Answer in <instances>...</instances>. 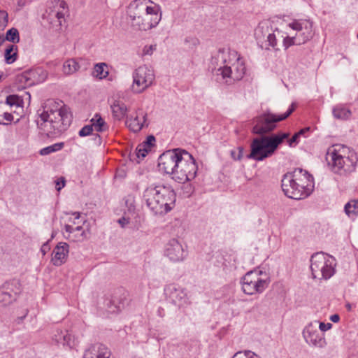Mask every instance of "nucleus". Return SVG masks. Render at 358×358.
<instances>
[{
	"label": "nucleus",
	"instance_id": "nucleus-8",
	"mask_svg": "<svg viewBox=\"0 0 358 358\" xmlns=\"http://www.w3.org/2000/svg\"><path fill=\"white\" fill-rule=\"evenodd\" d=\"M288 26L296 33L294 35L285 33L283 48L285 49L292 45L304 44L313 36V23L308 20H294Z\"/></svg>",
	"mask_w": 358,
	"mask_h": 358
},
{
	"label": "nucleus",
	"instance_id": "nucleus-25",
	"mask_svg": "<svg viewBox=\"0 0 358 358\" xmlns=\"http://www.w3.org/2000/svg\"><path fill=\"white\" fill-rule=\"evenodd\" d=\"M80 66L75 59H69L64 62L62 71L65 75H71L79 71Z\"/></svg>",
	"mask_w": 358,
	"mask_h": 358
},
{
	"label": "nucleus",
	"instance_id": "nucleus-39",
	"mask_svg": "<svg viewBox=\"0 0 358 358\" xmlns=\"http://www.w3.org/2000/svg\"><path fill=\"white\" fill-rule=\"evenodd\" d=\"M150 151L146 147H144L142 144H140L136 148V155L138 158H144L148 152Z\"/></svg>",
	"mask_w": 358,
	"mask_h": 358
},
{
	"label": "nucleus",
	"instance_id": "nucleus-32",
	"mask_svg": "<svg viewBox=\"0 0 358 358\" xmlns=\"http://www.w3.org/2000/svg\"><path fill=\"white\" fill-rule=\"evenodd\" d=\"M17 52L16 48H15L14 45H10L6 49L5 52V59L6 63L12 64L16 59Z\"/></svg>",
	"mask_w": 358,
	"mask_h": 358
},
{
	"label": "nucleus",
	"instance_id": "nucleus-48",
	"mask_svg": "<svg viewBox=\"0 0 358 358\" xmlns=\"http://www.w3.org/2000/svg\"><path fill=\"white\" fill-rule=\"evenodd\" d=\"M299 136L297 133H296L290 139L288 140V144L289 146H292L294 143L298 142V138Z\"/></svg>",
	"mask_w": 358,
	"mask_h": 358
},
{
	"label": "nucleus",
	"instance_id": "nucleus-45",
	"mask_svg": "<svg viewBox=\"0 0 358 358\" xmlns=\"http://www.w3.org/2000/svg\"><path fill=\"white\" fill-rule=\"evenodd\" d=\"M242 358H260L257 355L251 351L241 352Z\"/></svg>",
	"mask_w": 358,
	"mask_h": 358
},
{
	"label": "nucleus",
	"instance_id": "nucleus-9",
	"mask_svg": "<svg viewBox=\"0 0 358 358\" xmlns=\"http://www.w3.org/2000/svg\"><path fill=\"white\" fill-rule=\"evenodd\" d=\"M255 37L259 43L266 42L276 50L283 48L285 33L278 29H273V22L268 20L259 23L255 29Z\"/></svg>",
	"mask_w": 358,
	"mask_h": 358
},
{
	"label": "nucleus",
	"instance_id": "nucleus-41",
	"mask_svg": "<svg viewBox=\"0 0 358 358\" xmlns=\"http://www.w3.org/2000/svg\"><path fill=\"white\" fill-rule=\"evenodd\" d=\"M8 23V14L2 10H0V29H3Z\"/></svg>",
	"mask_w": 358,
	"mask_h": 358
},
{
	"label": "nucleus",
	"instance_id": "nucleus-40",
	"mask_svg": "<svg viewBox=\"0 0 358 358\" xmlns=\"http://www.w3.org/2000/svg\"><path fill=\"white\" fill-rule=\"evenodd\" d=\"M243 147H238L236 150H231V157L235 160H240L243 157Z\"/></svg>",
	"mask_w": 358,
	"mask_h": 358
},
{
	"label": "nucleus",
	"instance_id": "nucleus-14",
	"mask_svg": "<svg viewBox=\"0 0 358 358\" xmlns=\"http://www.w3.org/2000/svg\"><path fill=\"white\" fill-rule=\"evenodd\" d=\"M182 150L180 149L168 150L161 155L158 163L159 169L165 173L171 174L173 176Z\"/></svg>",
	"mask_w": 358,
	"mask_h": 358
},
{
	"label": "nucleus",
	"instance_id": "nucleus-24",
	"mask_svg": "<svg viewBox=\"0 0 358 358\" xmlns=\"http://www.w3.org/2000/svg\"><path fill=\"white\" fill-rule=\"evenodd\" d=\"M113 117L116 120H122L126 116L127 108L120 101L115 100L110 106Z\"/></svg>",
	"mask_w": 358,
	"mask_h": 358
},
{
	"label": "nucleus",
	"instance_id": "nucleus-54",
	"mask_svg": "<svg viewBox=\"0 0 358 358\" xmlns=\"http://www.w3.org/2000/svg\"><path fill=\"white\" fill-rule=\"evenodd\" d=\"M17 4L19 6H24L25 5V0H17Z\"/></svg>",
	"mask_w": 358,
	"mask_h": 358
},
{
	"label": "nucleus",
	"instance_id": "nucleus-7",
	"mask_svg": "<svg viewBox=\"0 0 358 358\" xmlns=\"http://www.w3.org/2000/svg\"><path fill=\"white\" fill-rule=\"evenodd\" d=\"M325 159L331 171L338 174L353 171L358 161L356 152L342 144L329 147L327 150Z\"/></svg>",
	"mask_w": 358,
	"mask_h": 358
},
{
	"label": "nucleus",
	"instance_id": "nucleus-59",
	"mask_svg": "<svg viewBox=\"0 0 358 358\" xmlns=\"http://www.w3.org/2000/svg\"><path fill=\"white\" fill-rule=\"evenodd\" d=\"M357 38H358V34H357Z\"/></svg>",
	"mask_w": 358,
	"mask_h": 358
},
{
	"label": "nucleus",
	"instance_id": "nucleus-28",
	"mask_svg": "<svg viewBox=\"0 0 358 358\" xmlns=\"http://www.w3.org/2000/svg\"><path fill=\"white\" fill-rule=\"evenodd\" d=\"M49 8L54 12L59 11L65 15L69 14V7L64 0H53L50 1Z\"/></svg>",
	"mask_w": 358,
	"mask_h": 358
},
{
	"label": "nucleus",
	"instance_id": "nucleus-31",
	"mask_svg": "<svg viewBox=\"0 0 358 358\" xmlns=\"http://www.w3.org/2000/svg\"><path fill=\"white\" fill-rule=\"evenodd\" d=\"M351 111L349 109L341 108V107H336L333 109V115L334 117L337 119L341 120H347L349 119L351 116Z\"/></svg>",
	"mask_w": 358,
	"mask_h": 358
},
{
	"label": "nucleus",
	"instance_id": "nucleus-17",
	"mask_svg": "<svg viewBox=\"0 0 358 358\" xmlns=\"http://www.w3.org/2000/svg\"><path fill=\"white\" fill-rule=\"evenodd\" d=\"M303 334L306 341L315 347L323 348L326 344L324 334L317 329L316 322L307 325Z\"/></svg>",
	"mask_w": 358,
	"mask_h": 358
},
{
	"label": "nucleus",
	"instance_id": "nucleus-15",
	"mask_svg": "<svg viewBox=\"0 0 358 358\" xmlns=\"http://www.w3.org/2000/svg\"><path fill=\"white\" fill-rule=\"evenodd\" d=\"M164 292L166 297L178 308H184L190 303L187 293L184 289L175 284L168 285Z\"/></svg>",
	"mask_w": 358,
	"mask_h": 358
},
{
	"label": "nucleus",
	"instance_id": "nucleus-18",
	"mask_svg": "<svg viewBox=\"0 0 358 358\" xmlns=\"http://www.w3.org/2000/svg\"><path fill=\"white\" fill-rule=\"evenodd\" d=\"M69 245L66 243H59L52 252L51 262L54 266H59L66 261Z\"/></svg>",
	"mask_w": 358,
	"mask_h": 358
},
{
	"label": "nucleus",
	"instance_id": "nucleus-57",
	"mask_svg": "<svg viewBox=\"0 0 358 358\" xmlns=\"http://www.w3.org/2000/svg\"><path fill=\"white\" fill-rule=\"evenodd\" d=\"M5 38L3 36H0V45H2V43L4 42Z\"/></svg>",
	"mask_w": 358,
	"mask_h": 358
},
{
	"label": "nucleus",
	"instance_id": "nucleus-49",
	"mask_svg": "<svg viewBox=\"0 0 358 358\" xmlns=\"http://www.w3.org/2000/svg\"><path fill=\"white\" fill-rule=\"evenodd\" d=\"M50 248L49 244L48 243H45L42 245V247L41 248V252L42 255L44 256L50 250Z\"/></svg>",
	"mask_w": 358,
	"mask_h": 358
},
{
	"label": "nucleus",
	"instance_id": "nucleus-51",
	"mask_svg": "<svg viewBox=\"0 0 358 358\" xmlns=\"http://www.w3.org/2000/svg\"><path fill=\"white\" fill-rule=\"evenodd\" d=\"M3 119L8 122H11L12 120H13V115L9 113H7V112H4L3 113Z\"/></svg>",
	"mask_w": 358,
	"mask_h": 358
},
{
	"label": "nucleus",
	"instance_id": "nucleus-1",
	"mask_svg": "<svg viewBox=\"0 0 358 358\" xmlns=\"http://www.w3.org/2000/svg\"><path fill=\"white\" fill-rule=\"evenodd\" d=\"M294 110V108L292 106V108L282 115H276L266 113L253 120L252 132L261 135V136L252 140L250 144V153L247 155L248 159L263 161L275 152L278 146L289 137V133L280 132L272 135L265 134L273 131L276 127V122L286 119Z\"/></svg>",
	"mask_w": 358,
	"mask_h": 358
},
{
	"label": "nucleus",
	"instance_id": "nucleus-26",
	"mask_svg": "<svg viewBox=\"0 0 358 358\" xmlns=\"http://www.w3.org/2000/svg\"><path fill=\"white\" fill-rule=\"evenodd\" d=\"M66 15L59 11L54 12L50 10L49 13V16L52 20L51 23L53 24V26L57 27V30H60L64 24L66 22Z\"/></svg>",
	"mask_w": 358,
	"mask_h": 358
},
{
	"label": "nucleus",
	"instance_id": "nucleus-58",
	"mask_svg": "<svg viewBox=\"0 0 358 358\" xmlns=\"http://www.w3.org/2000/svg\"><path fill=\"white\" fill-rule=\"evenodd\" d=\"M0 124H4L1 120H0Z\"/></svg>",
	"mask_w": 358,
	"mask_h": 358
},
{
	"label": "nucleus",
	"instance_id": "nucleus-37",
	"mask_svg": "<svg viewBox=\"0 0 358 358\" xmlns=\"http://www.w3.org/2000/svg\"><path fill=\"white\" fill-rule=\"evenodd\" d=\"M20 99L18 96L17 95H10L7 96L6 103L10 106H18L20 105Z\"/></svg>",
	"mask_w": 358,
	"mask_h": 358
},
{
	"label": "nucleus",
	"instance_id": "nucleus-33",
	"mask_svg": "<svg viewBox=\"0 0 358 358\" xmlns=\"http://www.w3.org/2000/svg\"><path fill=\"white\" fill-rule=\"evenodd\" d=\"M345 211L346 214L348 215L349 216L352 214H358V200H353L349 201L345 206Z\"/></svg>",
	"mask_w": 358,
	"mask_h": 358
},
{
	"label": "nucleus",
	"instance_id": "nucleus-11",
	"mask_svg": "<svg viewBox=\"0 0 358 358\" xmlns=\"http://www.w3.org/2000/svg\"><path fill=\"white\" fill-rule=\"evenodd\" d=\"M269 282L266 272L258 269L250 271L242 278V289L244 293L249 295L262 293L267 288Z\"/></svg>",
	"mask_w": 358,
	"mask_h": 358
},
{
	"label": "nucleus",
	"instance_id": "nucleus-36",
	"mask_svg": "<svg viewBox=\"0 0 358 358\" xmlns=\"http://www.w3.org/2000/svg\"><path fill=\"white\" fill-rule=\"evenodd\" d=\"M182 194L185 197H189L194 191V187L191 183H183L182 186Z\"/></svg>",
	"mask_w": 358,
	"mask_h": 358
},
{
	"label": "nucleus",
	"instance_id": "nucleus-22",
	"mask_svg": "<svg viewBox=\"0 0 358 358\" xmlns=\"http://www.w3.org/2000/svg\"><path fill=\"white\" fill-rule=\"evenodd\" d=\"M53 340L58 344L68 346L70 348L75 345V339L68 331L57 330L53 336Z\"/></svg>",
	"mask_w": 358,
	"mask_h": 358
},
{
	"label": "nucleus",
	"instance_id": "nucleus-42",
	"mask_svg": "<svg viewBox=\"0 0 358 358\" xmlns=\"http://www.w3.org/2000/svg\"><path fill=\"white\" fill-rule=\"evenodd\" d=\"M92 125H86L80 130L79 136L81 137L89 136L92 134Z\"/></svg>",
	"mask_w": 358,
	"mask_h": 358
},
{
	"label": "nucleus",
	"instance_id": "nucleus-56",
	"mask_svg": "<svg viewBox=\"0 0 358 358\" xmlns=\"http://www.w3.org/2000/svg\"><path fill=\"white\" fill-rule=\"evenodd\" d=\"M232 358H242L241 357V352H236L233 357Z\"/></svg>",
	"mask_w": 358,
	"mask_h": 358
},
{
	"label": "nucleus",
	"instance_id": "nucleus-47",
	"mask_svg": "<svg viewBox=\"0 0 358 358\" xmlns=\"http://www.w3.org/2000/svg\"><path fill=\"white\" fill-rule=\"evenodd\" d=\"M331 324L330 323H324V322H321L320 323V325H319V329H318L320 331H321L322 333L323 331H327L328 329H329L331 327Z\"/></svg>",
	"mask_w": 358,
	"mask_h": 358
},
{
	"label": "nucleus",
	"instance_id": "nucleus-2",
	"mask_svg": "<svg viewBox=\"0 0 358 358\" xmlns=\"http://www.w3.org/2000/svg\"><path fill=\"white\" fill-rule=\"evenodd\" d=\"M71 124V115L61 101L47 100L37 120L40 130L48 136L59 135Z\"/></svg>",
	"mask_w": 358,
	"mask_h": 358
},
{
	"label": "nucleus",
	"instance_id": "nucleus-3",
	"mask_svg": "<svg viewBox=\"0 0 358 358\" xmlns=\"http://www.w3.org/2000/svg\"><path fill=\"white\" fill-rule=\"evenodd\" d=\"M211 64L218 82L228 85L240 80L245 73V67L237 52L229 48L218 50L212 58Z\"/></svg>",
	"mask_w": 358,
	"mask_h": 358
},
{
	"label": "nucleus",
	"instance_id": "nucleus-44",
	"mask_svg": "<svg viewBox=\"0 0 358 358\" xmlns=\"http://www.w3.org/2000/svg\"><path fill=\"white\" fill-rule=\"evenodd\" d=\"M155 142V138L153 136H149L146 141L142 143V145L150 150L151 147L154 145Z\"/></svg>",
	"mask_w": 358,
	"mask_h": 358
},
{
	"label": "nucleus",
	"instance_id": "nucleus-21",
	"mask_svg": "<svg viewBox=\"0 0 358 358\" xmlns=\"http://www.w3.org/2000/svg\"><path fill=\"white\" fill-rule=\"evenodd\" d=\"M145 117L146 115L140 110L136 113L135 117L131 115L127 119L126 124L131 131L138 132L143 128L145 122Z\"/></svg>",
	"mask_w": 358,
	"mask_h": 358
},
{
	"label": "nucleus",
	"instance_id": "nucleus-16",
	"mask_svg": "<svg viewBox=\"0 0 358 358\" xmlns=\"http://www.w3.org/2000/svg\"><path fill=\"white\" fill-rule=\"evenodd\" d=\"M187 254L182 244L176 238L171 239L166 245L164 255L171 262H182L186 257Z\"/></svg>",
	"mask_w": 358,
	"mask_h": 358
},
{
	"label": "nucleus",
	"instance_id": "nucleus-19",
	"mask_svg": "<svg viewBox=\"0 0 358 358\" xmlns=\"http://www.w3.org/2000/svg\"><path fill=\"white\" fill-rule=\"evenodd\" d=\"M72 222L73 224H66L64 226L65 231L67 234V238L74 242L83 241L87 238L86 231L83 229L82 226H73L76 224H79V222H76L73 220Z\"/></svg>",
	"mask_w": 358,
	"mask_h": 358
},
{
	"label": "nucleus",
	"instance_id": "nucleus-43",
	"mask_svg": "<svg viewBox=\"0 0 358 358\" xmlns=\"http://www.w3.org/2000/svg\"><path fill=\"white\" fill-rule=\"evenodd\" d=\"M156 50V45H145L142 51L143 55H151Z\"/></svg>",
	"mask_w": 358,
	"mask_h": 358
},
{
	"label": "nucleus",
	"instance_id": "nucleus-52",
	"mask_svg": "<svg viewBox=\"0 0 358 358\" xmlns=\"http://www.w3.org/2000/svg\"><path fill=\"white\" fill-rule=\"evenodd\" d=\"M339 315H333L331 316V320L334 322H337L339 321Z\"/></svg>",
	"mask_w": 358,
	"mask_h": 358
},
{
	"label": "nucleus",
	"instance_id": "nucleus-30",
	"mask_svg": "<svg viewBox=\"0 0 358 358\" xmlns=\"http://www.w3.org/2000/svg\"><path fill=\"white\" fill-rule=\"evenodd\" d=\"M107 64L106 63H98L94 67L93 75L99 79L105 78L108 75V71L106 69Z\"/></svg>",
	"mask_w": 358,
	"mask_h": 358
},
{
	"label": "nucleus",
	"instance_id": "nucleus-34",
	"mask_svg": "<svg viewBox=\"0 0 358 358\" xmlns=\"http://www.w3.org/2000/svg\"><path fill=\"white\" fill-rule=\"evenodd\" d=\"M63 145H64L63 143H55L54 145H50V146H48L46 148L41 149L40 151V154L41 155H49L52 152H54L61 150L63 148Z\"/></svg>",
	"mask_w": 358,
	"mask_h": 358
},
{
	"label": "nucleus",
	"instance_id": "nucleus-4",
	"mask_svg": "<svg viewBox=\"0 0 358 358\" xmlns=\"http://www.w3.org/2000/svg\"><path fill=\"white\" fill-rule=\"evenodd\" d=\"M127 13L131 26L138 31H148L155 27L162 19L159 6L150 0L131 1Z\"/></svg>",
	"mask_w": 358,
	"mask_h": 358
},
{
	"label": "nucleus",
	"instance_id": "nucleus-55",
	"mask_svg": "<svg viewBox=\"0 0 358 358\" xmlns=\"http://www.w3.org/2000/svg\"><path fill=\"white\" fill-rule=\"evenodd\" d=\"M74 216V220H79L80 219V213L78 212H75L72 214Z\"/></svg>",
	"mask_w": 358,
	"mask_h": 358
},
{
	"label": "nucleus",
	"instance_id": "nucleus-35",
	"mask_svg": "<svg viewBox=\"0 0 358 358\" xmlns=\"http://www.w3.org/2000/svg\"><path fill=\"white\" fill-rule=\"evenodd\" d=\"M6 40L13 43H17L20 41L19 32L17 29L11 28L7 33L6 36Z\"/></svg>",
	"mask_w": 358,
	"mask_h": 358
},
{
	"label": "nucleus",
	"instance_id": "nucleus-5",
	"mask_svg": "<svg viewBox=\"0 0 358 358\" xmlns=\"http://www.w3.org/2000/svg\"><path fill=\"white\" fill-rule=\"evenodd\" d=\"M143 196L147 206L156 215L169 212L176 201V193L169 185H151L144 190Z\"/></svg>",
	"mask_w": 358,
	"mask_h": 358
},
{
	"label": "nucleus",
	"instance_id": "nucleus-38",
	"mask_svg": "<svg viewBox=\"0 0 358 358\" xmlns=\"http://www.w3.org/2000/svg\"><path fill=\"white\" fill-rule=\"evenodd\" d=\"M32 74V73H24L22 74L20 76H19L18 80L19 82L23 83L26 85H31L34 83V81H32L30 79V76Z\"/></svg>",
	"mask_w": 358,
	"mask_h": 358
},
{
	"label": "nucleus",
	"instance_id": "nucleus-20",
	"mask_svg": "<svg viewBox=\"0 0 358 358\" xmlns=\"http://www.w3.org/2000/svg\"><path fill=\"white\" fill-rule=\"evenodd\" d=\"M111 352L104 345L96 343L87 349L83 358H110Z\"/></svg>",
	"mask_w": 358,
	"mask_h": 358
},
{
	"label": "nucleus",
	"instance_id": "nucleus-29",
	"mask_svg": "<svg viewBox=\"0 0 358 358\" xmlns=\"http://www.w3.org/2000/svg\"><path fill=\"white\" fill-rule=\"evenodd\" d=\"M107 311L110 313H117L124 308V303L116 297H113L107 303Z\"/></svg>",
	"mask_w": 358,
	"mask_h": 358
},
{
	"label": "nucleus",
	"instance_id": "nucleus-53",
	"mask_svg": "<svg viewBox=\"0 0 358 358\" xmlns=\"http://www.w3.org/2000/svg\"><path fill=\"white\" fill-rule=\"evenodd\" d=\"M309 130V127H306L304 129H301L297 134L300 136L301 135L303 134L305 132L308 131Z\"/></svg>",
	"mask_w": 358,
	"mask_h": 358
},
{
	"label": "nucleus",
	"instance_id": "nucleus-12",
	"mask_svg": "<svg viewBox=\"0 0 358 358\" xmlns=\"http://www.w3.org/2000/svg\"><path fill=\"white\" fill-rule=\"evenodd\" d=\"M174 176L176 181L184 183L193 180L197 173V166L193 157L187 151L182 150Z\"/></svg>",
	"mask_w": 358,
	"mask_h": 358
},
{
	"label": "nucleus",
	"instance_id": "nucleus-23",
	"mask_svg": "<svg viewBox=\"0 0 358 358\" xmlns=\"http://www.w3.org/2000/svg\"><path fill=\"white\" fill-rule=\"evenodd\" d=\"M12 291V285L9 282H6L0 287V303L6 306L15 299Z\"/></svg>",
	"mask_w": 358,
	"mask_h": 358
},
{
	"label": "nucleus",
	"instance_id": "nucleus-46",
	"mask_svg": "<svg viewBox=\"0 0 358 358\" xmlns=\"http://www.w3.org/2000/svg\"><path fill=\"white\" fill-rule=\"evenodd\" d=\"M65 185V180L64 178H60L56 181V189L60 191Z\"/></svg>",
	"mask_w": 358,
	"mask_h": 358
},
{
	"label": "nucleus",
	"instance_id": "nucleus-27",
	"mask_svg": "<svg viewBox=\"0 0 358 358\" xmlns=\"http://www.w3.org/2000/svg\"><path fill=\"white\" fill-rule=\"evenodd\" d=\"M90 121L92 122L91 125H92V129L94 128L97 132H103L108 129L106 122L98 113L95 114Z\"/></svg>",
	"mask_w": 358,
	"mask_h": 358
},
{
	"label": "nucleus",
	"instance_id": "nucleus-10",
	"mask_svg": "<svg viewBox=\"0 0 358 358\" xmlns=\"http://www.w3.org/2000/svg\"><path fill=\"white\" fill-rule=\"evenodd\" d=\"M335 259L323 252L314 254L310 259V269L313 278L328 280L335 273Z\"/></svg>",
	"mask_w": 358,
	"mask_h": 358
},
{
	"label": "nucleus",
	"instance_id": "nucleus-6",
	"mask_svg": "<svg viewBox=\"0 0 358 358\" xmlns=\"http://www.w3.org/2000/svg\"><path fill=\"white\" fill-rule=\"evenodd\" d=\"M281 186L283 192L289 198L302 199L313 192V178L307 171L297 169L283 176Z\"/></svg>",
	"mask_w": 358,
	"mask_h": 358
},
{
	"label": "nucleus",
	"instance_id": "nucleus-50",
	"mask_svg": "<svg viewBox=\"0 0 358 358\" xmlns=\"http://www.w3.org/2000/svg\"><path fill=\"white\" fill-rule=\"evenodd\" d=\"M118 223L121 225L122 227H124L129 223V220L123 217L118 220Z\"/></svg>",
	"mask_w": 358,
	"mask_h": 358
},
{
	"label": "nucleus",
	"instance_id": "nucleus-13",
	"mask_svg": "<svg viewBox=\"0 0 358 358\" xmlns=\"http://www.w3.org/2000/svg\"><path fill=\"white\" fill-rule=\"evenodd\" d=\"M132 78L131 90L134 93L140 94L152 85L155 80V74L153 70L150 67L142 65L134 70Z\"/></svg>",
	"mask_w": 358,
	"mask_h": 358
}]
</instances>
